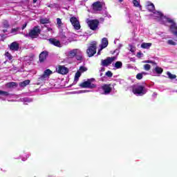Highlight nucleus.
<instances>
[{
  "label": "nucleus",
  "instance_id": "f257e3e1",
  "mask_svg": "<svg viewBox=\"0 0 177 177\" xmlns=\"http://www.w3.org/2000/svg\"><path fill=\"white\" fill-rule=\"evenodd\" d=\"M163 24L169 27V31L174 35H177V26L174 19L168 17L163 18Z\"/></svg>",
  "mask_w": 177,
  "mask_h": 177
},
{
  "label": "nucleus",
  "instance_id": "f03ea898",
  "mask_svg": "<svg viewBox=\"0 0 177 177\" xmlns=\"http://www.w3.org/2000/svg\"><path fill=\"white\" fill-rule=\"evenodd\" d=\"M163 24L169 27V31L174 35H177V26L174 19L168 17L163 18Z\"/></svg>",
  "mask_w": 177,
  "mask_h": 177
},
{
  "label": "nucleus",
  "instance_id": "7ed1b4c3",
  "mask_svg": "<svg viewBox=\"0 0 177 177\" xmlns=\"http://www.w3.org/2000/svg\"><path fill=\"white\" fill-rule=\"evenodd\" d=\"M147 92V90L142 85H135L133 88V93L137 96H143Z\"/></svg>",
  "mask_w": 177,
  "mask_h": 177
},
{
  "label": "nucleus",
  "instance_id": "20e7f679",
  "mask_svg": "<svg viewBox=\"0 0 177 177\" xmlns=\"http://www.w3.org/2000/svg\"><path fill=\"white\" fill-rule=\"evenodd\" d=\"M86 21L91 30H93V31L97 30V27L99 26V21H97V19L91 20L87 19Z\"/></svg>",
  "mask_w": 177,
  "mask_h": 177
},
{
  "label": "nucleus",
  "instance_id": "39448f33",
  "mask_svg": "<svg viewBox=\"0 0 177 177\" xmlns=\"http://www.w3.org/2000/svg\"><path fill=\"white\" fill-rule=\"evenodd\" d=\"M96 41H93L90 46H88V49L86 50V53L88 57H92L96 53Z\"/></svg>",
  "mask_w": 177,
  "mask_h": 177
},
{
  "label": "nucleus",
  "instance_id": "423d86ee",
  "mask_svg": "<svg viewBox=\"0 0 177 177\" xmlns=\"http://www.w3.org/2000/svg\"><path fill=\"white\" fill-rule=\"evenodd\" d=\"M88 71V68L86 66H80L79 70L76 72L74 79V84H77L78 82V80H80V77H81V74Z\"/></svg>",
  "mask_w": 177,
  "mask_h": 177
},
{
  "label": "nucleus",
  "instance_id": "0eeeda50",
  "mask_svg": "<svg viewBox=\"0 0 177 177\" xmlns=\"http://www.w3.org/2000/svg\"><path fill=\"white\" fill-rule=\"evenodd\" d=\"M92 81H95V80L94 79L88 80L87 81H85L81 83L80 86H81L82 88H89L90 89H93L96 88V85L93 84L92 83Z\"/></svg>",
  "mask_w": 177,
  "mask_h": 177
},
{
  "label": "nucleus",
  "instance_id": "6e6552de",
  "mask_svg": "<svg viewBox=\"0 0 177 177\" xmlns=\"http://www.w3.org/2000/svg\"><path fill=\"white\" fill-rule=\"evenodd\" d=\"M101 95H109L111 92V86L110 84H104L99 88Z\"/></svg>",
  "mask_w": 177,
  "mask_h": 177
},
{
  "label": "nucleus",
  "instance_id": "1a4fd4ad",
  "mask_svg": "<svg viewBox=\"0 0 177 177\" xmlns=\"http://www.w3.org/2000/svg\"><path fill=\"white\" fill-rule=\"evenodd\" d=\"M41 30H39V27L35 26L29 32L28 36L30 37V38H37Z\"/></svg>",
  "mask_w": 177,
  "mask_h": 177
},
{
  "label": "nucleus",
  "instance_id": "9d476101",
  "mask_svg": "<svg viewBox=\"0 0 177 177\" xmlns=\"http://www.w3.org/2000/svg\"><path fill=\"white\" fill-rule=\"evenodd\" d=\"M70 21L75 30H80L81 28V25L80 24V20H78V18L73 17L71 18Z\"/></svg>",
  "mask_w": 177,
  "mask_h": 177
},
{
  "label": "nucleus",
  "instance_id": "9b49d317",
  "mask_svg": "<svg viewBox=\"0 0 177 177\" xmlns=\"http://www.w3.org/2000/svg\"><path fill=\"white\" fill-rule=\"evenodd\" d=\"M115 60H117V57H107L106 59L102 60V66L107 67V66H110V64H111L113 62H115Z\"/></svg>",
  "mask_w": 177,
  "mask_h": 177
},
{
  "label": "nucleus",
  "instance_id": "f8f14e48",
  "mask_svg": "<svg viewBox=\"0 0 177 177\" xmlns=\"http://www.w3.org/2000/svg\"><path fill=\"white\" fill-rule=\"evenodd\" d=\"M67 57L70 59L74 57L76 55H81V50L80 49H73L66 53Z\"/></svg>",
  "mask_w": 177,
  "mask_h": 177
},
{
  "label": "nucleus",
  "instance_id": "ddd939ff",
  "mask_svg": "<svg viewBox=\"0 0 177 177\" xmlns=\"http://www.w3.org/2000/svg\"><path fill=\"white\" fill-rule=\"evenodd\" d=\"M56 71L59 74L65 75V74H67V73H68V68H67L64 66H60L59 65V66H57Z\"/></svg>",
  "mask_w": 177,
  "mask_h": 177
},
{
  "label": "nucleus",
  "instance_id": "4468645a",
  "mask_svg": "<svg viewBox=\"0 0 177 177\" xmlns=\"http://www.w3.org/2000/svg\"><path fill=\"white\" fill-rule=\"evenodd\" d=\"M104 5V2L97 1L93 4V10L97 11L101 10Z\"/></svg>",
  "mask_w": 177,
  "mask_h": 177
},
{
  "label": "nucleus",
  "instance_id": "2eb2a0df",
  "mask_svg": "<svg viewBox=\"0 0 177 177\" xmlns=\"http://www.w3.org/2000/svg\"><path fill=\"white\" fill-rule=\"evenodd\" d=\"M153 17L155 19H159L161 23H164V17H167L162 15V13H161V12L156 11L153 12Z\"/></svg>",
  "mask_w": 177,
  "mask_h": 177
},
{
  "label": "nucleus",
  "instance_id": "dca6fc26",
  "mask_svg": "<svg viewBox=\"0 0 177 177\" xmlns=\"http://www.w3.org/2000/svg\"><path fill=\"white\" fill-rule=\"evenodd\" d=\"M108 45H109V41L107 40V38L104 37L102 40L101 48L99 50L97 55H100V51L104 49V48H107Z\"/></svg>",
  "mask_w": 177,
  "mask_h": 177
},
{
  "label": "nucleus",
  "instance_id": "f3484780",
  "mask_svg": "<svg viewBox=\"0 0 177 177\" xmlns=\"http://www.w3.org/2000/svg\"><path fill=\"white\" fill-rule=\"evenodd\" d=\"M49 42L51 44V45H54V46L62 48V44H60V41L56 39H50Z\"/></svg>",
  "mask_w": 177,
  "mask_h": 177
},
{
  "label": "nucleus",
  "instance_id": "a211bd4d",
  "mask_svg": "<svg viewBox=\"0 0 177 177\" xmlns=\"http://www.w3.org/2000/svg\"><path fill=\"white\" fill-rule=\"evenodd\" d=\"M48 57V52L46 51H43L39 55V61L40 62H45L46 60V58Z\"/></svg>",
  "mask_w": 177,
  "mask_h": 177
},
{
  "label": "nucleus",
  "instance_id": "6ab92c4d",
  "mask_svg": "<svg viewBox=\"0 0 177 177\" xmlns=\"http://www.w3.org/2000/svg\"><path fill=\"white\" fill-rule=\"evenodd\" d=\"M10 50H19V44L13 42L10 46Z\"/></svg>",
  "mask_w": 177,
  "mask_h": 177
},
{
  "label": "nucleus",
  "instance_id": "aec40b11",
  "mask_svg": "<svg viewBox=\"0 0 177 177\" xmlns=\"http://www.w3.org/2000/svg\"><path fill=\"white\" fill-rule=\"evenodd\" d=\"M51 74H53L52 71H50V69H46V71H44L42 77L43 78H48V77H49V75H51Z\"/></svg>",
  "mask_w": 177,
  "mask_h": 177
},
{
  "label": "nucleus",
  "instance_id": "412c9836",
  "mask_svg": "<svg viewBox=\"0 0 177 177\" xmlns=\"http://www.w3.org/2000/svg\"><path fill=\"white\" fill-rule=\"evenodd\" d=\"M151 46V43H142L141 44V48L143 49H149Z\"/></svg>",
  "mask_w": 177,
  "mask_h": 177
},
{
  "label": "nucleus",
  "instance_id": "4be33fe9",
  "mask_svg": "<svg viewBox=\"0 0 177 177\" xmlns=\"http://www.w3.org/2000/svg\"><path fill=\"white\" fill-rule=\"evenodd\" d=\"M153 71L155 72V73H156L157 74H162V68L161 67H160V66H156L155 68H154V70H153Z\"/></svg>",
  "mask_w": 177,
  "mask_h": 177
},
{
  "label": "nucleus",
  "instance_id": "5701e85b",
  "mask_svg": "<svg viewBox=\"0 0 177 177\" xmlns=\"http://www.w3.org/2000/svg\"><path fill=\"white\" fill-rule=\"evenodd\" d=\"M0 96L3 97H8V96H10V94L7 91H0Z\"/></svg>",
  "mask_w": 177,
  "mask_h": 177
},
{
  "label": "nucleus",
  "instance_id": "b1692460",
  "mask_svg": "<svg viewBox=\"0 0 177 177\" xmlns=\"http://www.w3.org/2000/svg\"><path fill=\"white\" fill-rule=\"evenodd\" d=\"M114 67L115 68H122V62L118 61L116 62L115 64H114Z\"/></svg>",
  "mask_w": 177,
  "mask_h": 177
},
{
  "label": "nucleus",
  "instance_id": "393cba45",
  "mask_svg": "<svg viewBox=\"0 0 177 177\" xmlns=\"http://www.w3.org/2000/svg\"><path fill=\"white\" fill-rule=\"evenodd\" d=\"M7 88H15V86H17L16 82H9L6 84Z\"/></svg>",
  "mask_w": 177,
  "mask_h": 177
},
{
  "label": "nucleus",
  "instance_id": "a878e982",
  "mask_svg": "<svg viewBox=\"0 0 177 177\" xmlns=\"http://www.w3.org/2000/svg\"><path fill=\"white\" fill-rule=\"evenodd\" d=\"M57 25L58 28H62V27L63 26V22H62V19H60L59 18L57 19Z\"/></svg>",
  "mask_w": 177,
  "mask_h": 177
},
{
  "label": "nucleus",
  "instance_id": "bb28decb",
  "mask_svg": "<svg viewBox=\"0 0 177 177\" xmlns=\"http://www.w3.org/2000/svg\"><path fill=\"white\" fill-rule=\"evenodd\" d=\"M147 9H148L149 10V12H153V10H154V9H155L154 4L151 3V4L148 5L147 6Z\"/></svg>",
  "mask_w": 177,
  "mask_h": 177
},
{
  "label": "nucleus",
  "instance_id": "cd10ccee",
  "mask_svg": "<svg viewBox=\"0 0 177 177\" xmlns=\"http://www.w3.org/2000/svg\"><path fill=\"white\" fill-rule=\"evenodd\" d=\"M28 84H30V80H25V81L21 82L19 84V85H20V86L24 87V86H27V85H28Z\"/></svg>",
  "mask_w": 177,
  "mask_h": 177
},
{
  "label": "nucleus",
  "instance_id": "c85d7f7f",
  "mask_svg": "<svg viewBox=\"0 0 177 177\" xmlns=\"http://www.w3.org/2000/svg\"><path fill=\"white\" fill-rule=\"evenodd\" d=\"M133 3L134 6H136V8L139 7V8H140V9L142 8V6H140V3H139V1L133 0Z\"/></svg>",
  "mask_w": 177,
  "mask_h": 177
},
{
  "label": "nucleus",
  "instance_id": "c756f323",
  "mask_svg": "<svg viewBox=\"0 0 177 177\" xmlns=\"http://www.w3.org/2000/svg\"><path fill=\"white\" fill-rule=\"evenodd\" d=\"M167 75H168V77H169L170 80H175V78H176V75H173V74H171V73H169V72H167Z\"/></svg>",
  "mask_w": 177,
  "mask_h": 177
},
{
  "label": "nucleus",
  "instance_id": "7c9ffc66",
  "mask_svg": "<svg viewBox=\"0 0 177 177\" xmlns=\"http://www.w3.org/2000/svg\"><path fill=\"white\" fill-rule=\"evenodd\" d=\"M40 23H41V24H48V23H49V19L46 18L41 19H40Z\"/></svg>",
  "mask_w": 177,
  "mask_h": 177
},
{
  "label": "nucleus",
  "instance_id": "2f4dec72",
  "mask_svg": "<svg viewBox=\"0 0 177 177\" xmlns=\"http://www.w3.org/2000/svg\"><path fill=\"white\" fill-rule=\"evenodd\" d=\"M144 68L146 71H149L150 68H151V66H150V64H145L144 65Z\"/></svg>",
  "mask_w": 177,
  "mask_h": 177
},
{
  "label": "nucleus",
  "instance_id": "473e14b6",
  "mask_svg": "<svg viewBox=\"0 0 177 177\" xmlns=\"http://www.w3.org/2000/svg\"><path fill=\"white\" fill-rule=\"evenodd\" d=\"M143 74H145V73H138V74L136 75L137 80H142V79L143 78Z\"/></svg>",
  "mask_w": 177,
  "mask_h": 177
},
{
  "label": "nucleus",
  "instance_id": "72a5a7b5",
  "mask_svg": "<svg viewBox=\"0 0 177 177\" xmlns=\"http://www.w3.org/2000/svg\"><path fill=\"white\" fill-rule=\"evenodd\" d=\"M5 56L9 59V60H12V55L9 53V52H6Z\"/></svg>",
  "mask_w": 177,
  "mask_h": 177
},
{
  "label": "nucleus",
  "instance_id": "f704fd0d",
  "mask_svg": "<svg viewBox=\"0 0 177 177\" xmlns=\"http://www.w3.org/2000/svg\"><path fill=\"white\" fill-rule=\"evenodd\" d=\"M168 44L169 45H176V42L174 41V40H169Z\"/></svg>",
  "mask_w": 177,
  "mask_h": 177
},
{
  "label": "nucleus",
  "instance_id": "c9c22d12",
  "mask_svg": "<svg viewBox=\"0 0 177 177\" xmlns=\"http://www.w3.org/2000/svg\"><path fill=\"white\" fill-rule=\"evenodd\" d=\"M106 75V77H113V73H111V71H107Z\"/></svg>",
  "mask_w": 177,
  "mask_h": 177
},
{
  "label": "nucleus",
  "instance_id": "e433bc0d",
  "mask_svg": "<svg viewBox=\"0 0 177 177\" xmlns=\"http://www.w3.org/2000/svg\"><path fill=\"white\" fill-rule=\"evenodd\" d=\"M85 92H89V91H76V92H74V93H85Z\"/></svg>",
  "mask_w": 177,
  "mask_h": 177
},
{
  "label": "nucleus",
  "instance_id": "4c0bfd02",
  "mask_svg": "<svg viewBox=\"0 0 177 177\" xmlns=\"http://www.w3.org/2000/svg\"><path fill=\"white\" fill-rule=\"evenodd\" d=\"M23 101L24 102L25 104H27V102H31V100H29L28 98H24Z\"/></svg>",
  "mask_w": 177,
  "mask_h": 177
},
{
  "label": "nucleus",
  "instance_id": "58836bf2",
  "mask_svg": "<svg viewBox=\"0 0 177 177\" xmlns=\"http://www.w3.org/2000/svg\"><path fill=\"white\" fill-rule=\"evenodd\" d=\"M27 24H28L27 22H25V23L24 24V25L22 26V30H24V28H26L27 27Z\"/></svg>",
  "mask_w": 177,
  "mask_h": 177
},
{
  "label": "nucleus",
  "instance_id": "ea45409f",
  "mask_svg": "<svg viewBox=\"0 0 177 177\" xmlns=\"http://www.w3.org/2000/svg\"><path fill=\"white\" fill-rule=\"evenodd\" d=\"M137 56H138V57H141L142 56H143V53H137Z\"/></svg>",
  "mask_w": 177,
  "mask_h": 177
},
{
  "label": "nucleus",
  "instance_id": "a19ab883",
  "mask_svg": "<svg viewBox=\"0 0 177 177\" xmlns=\"http://www.w3.org/2000/svg\"><path fill=\"white\" fill-rule=\"evenodd\" d=\"M143 63H150V64H153V61L145 60V61L143 62Z\"/></svg>",
  "mask_w": 177,
  "mask_h": 177
},
{
  "label": "nucleus",
  "instance_id": "79ce46f5",
  "mask_svg": "<svg viewBox=\"0 0 177 177\" xmlns=\"http://www.w3.org/2000/svg\"><path fill=\"white\" fill-rule=\"evenodd\" d=\"M130 50H131V52H135V49L133 48V47H131Z\"/></svg>",
  "mask_w": 177,
  "mask_h": 177
},
{
  "label": "nucleus",
  "instance_id": "37998d69",
  "mask_svg": "<svg viewBox=\"0 0 177 177\" xmlns=\"http://www.w3.org/2000/svg\"><path fill=\"white\" fill-rule=\"evenodd\" d=\"M47 31H52V28H48Z\"/></svg>",
  "mask_w": 177,
  "mask_h": 177
},
{
  "label": "nucleus",
  "instance_id": "c03bdc74",
  "mask_svg": "<svg viewBox=\"0 0 177 177\" xmlns=\"http://www.w3.org/2000/svg\"><path fill=\"white\" fill-rule=\"evenodd\" d=\"M15 31H17V29H12V32H15Z\"/></svg>",
  "mask_w": 177,
  "mask_h": 177
},
{
  "label": "nucleus",
  "instance_id": "a18cd8bd",
  "mask_svg": "<svg viewBox=\"0 0 177 177\" xmlns=\"http://www.w3.org/2000/svg\"><path fill=\"white\" fill-rule=\"evenodd\" d=\"M100 71H102V72L104 71V67L101 68Z\"/></svg>",
  "mask_w": 177,
  "mask_h": 177
},
{
  "label": "nucleus",
  "instance_id": "49530a36",
  "mask_svg": "<svg viewBox=\"0 0 177 177\" xmlns=\"http://www.w3.org/2000/svg\"><path fill=\"white\" fill-rule=\"evenodd\" d=\"M37 1L38 0H33V3H37Z\"/></svg>",
  "mask_w": 177,
  "mask_h": 177
},
{
  "label": "nucleus",
  "instance_id": "de8ad7c7",
  "mask_svg": "<svg viewBox=\"0 0 177 177\" xmlns=\"http://www.w3.org/2000/svg\"><path fill=\"white\" fill-rule=\"evenodd\" d=\"M124 0H119V2H122Z\"/></svg>",
  "mask_w": 177,
  "mask_h": 177
},
{
  "label": "nucleus",
  "instance_id": "09e8293b",
  "mask_svg": "<svg viewBox=\"0 0 177 177\" xmlns=\"http://www.w3.org/2000/svg\"><path fill=\"white\" fill-rule=\"evenodd\" d=\"M23 160V161H26V160H27V159H22Z\"/></svg>",
  "mask_w": 177,
  "mask_h": 177
},
{
  "label": "nucleus",
  "instance_id": "8fccbe9b",
  "mask_svg": "<svg viewBox=\"0 0 177 177\" xmlns=\"http://www.w3.org/2000/svg\"><path fill=\"white\" fill-rule=\"evenodd\" d=\"M68 1H73V0H68Z\"/></svg>",
  "mask_w": 177,
  "mask_h": 177
}]
</instances>
